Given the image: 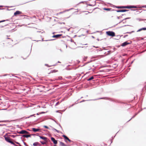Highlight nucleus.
Masks as SVG:
<instances>
[{"label":"nucleus","mask_w":146,"mask_h":146,"mask_svg":"<svg viewBox=\"0 0 146 146\" xmlns=\"http://www.w3.org/2000/svg\"><path fill=\"white\" fill-rule=\"evenodd\" d=\"M106 34L110 36L113 37L115 36V34L114 32L111 31H108L106 32Z\"/></svg>","instance_id":"f257e3e1"},{"label":"nucleus","mask_w":146,"mask_h":146,"mask_svg":"<svg viewBox=\"0 0 146 146\" xmlns=\"http://www.w3.org/2000/svg\"><path fill=\"white\" fill-rule=\"evenodd\" d=\"M6 42L7 44H11L13 42V40L11 38H8L6 40Z\"/></svg>","instance_id":"f03ea898"},{"label":"nucleus","mask_w":146,"mask_h":146,"mask_svg":"<svg viewBox=\"0 0 146 146\" xmlns=\"http://www.w3.org/2000/svg\"><path fill=\"white\" fill-rule=\"evenodd\" d=\"M18 133L20 134H29V132L24 130H22L20 131L17 132Z\"/></svg>","instance_id":"7ed1b4c3"},{"label":"nucleus","mask_w":146,"mask_h":146,"mask_svg":"<svg viewBox=\"0 0 146 146\" xmlns=\"http://www.w3.org/2000/svg\"><path fill=\"white\" fill-rule=\"evenodd\" d=\"M137 8V7L136 6H124V8Z\"/></svg>","instance_id":"20e7f679"},{"label":"nucleus","mask_w":146,"mask_h":146,"mask_svg":"<svg viewBox=\"0 0 146 146\" xmlns=\"http://www.w3.org/2000/svg\"><path fill=\"white\" fill-rule=\"evenodd\" d=\"M5 140L7 142L11 143L12 141H11L12 139H11L9 137H5Z\"/></svg>","instance_id":"39448f33"},{"label":"nucleus","mask_w":146,"mask_h":146,"mask_svg":"<svg viewBox=\"0 0 146 146\" xmlns=\"http://www.w3.org/2000/svg\"><path fill=\"white\" fill-rule=\"evenodd\" d=\"M21 14H22V12L21 11H17L14 13V15L16 16L17 15H20Z\"/></svg>","instance_id":"423d86ee"},{"label":"nucleus","mask_w":146,"mask_h":146,"mask_svg":"<svg viewBox=\"0 0 146 146\" xmlns=\"http://www.w3.org/2000/svg\"><path fill=\"white\" fill-rule=\"evenodd\" d=\"M51 139L54 144H56L57 143V141L54 138L52 137Z\"/></svg>","instance_id":"0eeeda50"},{"label":"nucleus","mask_w":146,"mask_h":146,"mask_svg":"<svg viewBox=\"0 0 146 146\" xmlns=\"http://www.w3.org/2000/svg\"><path fill=\"white\" fill-rule=\"evenodd\" d=\"M62 36V35L61 34L54 35L52 37L53 38H58Z\"/></svg>","instance_id":"6e6552de"},{"label":"nucleus","mask_w":146,"mask_h":146,"mask_svg":"<svg viewBox=\"0 0 146 146\" xmlns=\"http://www.w3.org/2000/svg\"><path fill=\"white\" fill-rule=\"evenodd\" d=\"M40 138L44 140L45 141L47 142V138L46 137H43V136H40Z\"/></svg>","instance_id":"1a4fd4ad"},{"label":"nucleus","mask_w":146,"mask_h":146,"mask_svg":"<svg viewBox=\"0 0 146 146\" xmlns=\"http://www.w3.org/2000/svg\"><path fill=\"white\" fill-rule=\"evenodd\" d=\"M32 131L34 132L38 131L40 130V129L38 128L36 129L35 128H32Z\"/></svg>","instance_id":"9d476101"},{"label":"nucleus","mask_w":146,"mask_h":146,"mask_svg":"<svg viewBox=\"0 0 146 146\" xmlns=\"http://www.w3.org/2000/svg\"><path fill=\"white\" fill-rule=\"evenodd\" d=\"M129 44V43L127 42H125L121 44V46H124Z\"/></svg>","instance_id":"9b49d317"},{"label":"nucleus","mask_w":146,"mask_h":146,"mask_svg":"<svg viewBox=\"0 0 146 146\" xmlns=\"http://www.w3.org/2000/svg\"><path fill=\"white\" fill-rule=\"evenodd\" d=\"M31 135H23V137H24L27 138L28 137H31Z\"/></svg>","instance_id":"f8f14e48"},{"label":"nucleus","mask_w":146,"mask_h":146,"mask_svg":"<svg viewBox=\"0 0 146 146\" xmlns=\"http://www.w3.org/2000/svg\"><path fill=\"white\" fill-rule=\"evenodd\" d=\"M33 145L34 146H36L37 145H38L39 146H40V144L38 143V142H36L33 143Z\"/></svg>","instance_id":"ddd939ff"},{"label":"nucleus","mask_w":146,"mask_h":146,"mask_svg":"<svg viewBox=\"0 0 146 146\" xmlns=\"http://www.w3.org/2000/svg\"><path fill=\"white\" fill-rule=\"evenodd\" d=\"M128 10H117V12H124L126 11H127Z\"/></svg>","instance_id":"4468645a"},{"label":"nucleus","mask_w":146,"mask_h":146,"mask_svg":"<svg viewBox=\"0 0 146 146\" xmlns=\"http://www.w3.org/2000/svg\"><path fill=\"white\" fill-rule=\"evenodd\" d=\"M111 9L110 8H103V10L105 11H110Z\"/></svg>","instance_id":"2eb2a0df"},{"label":"nucleus","mask_w":146,"mask_h":146,"mask_svg":"<svg viewBox=\"0 0 146 146\" xmlns=\"http://www.w3.org/2000/svg\"><path fill=\"white\" fill-rule=\"evenodd\" d=\"M60 145L61 146H66L65 144L63 142H60Z\"/></svg>","instance_id":"dca6fc26"},{"label":"nucleus","mask_w":146,"mask_h":146,"mask_svg":"<svg viewBox=\"0 0 146 146\" xmlns=\"http://www.w3.org/2000/svg\"><path fill=\"white\" fill-rule=\"evenodd\" d=\"M62 136L65 138L66 140H68V138L66 136L64 135H63Z\"/></svg>","instance_id":"f3484780"},{"label":"nucleus","mask_w":146,"mask_h":146,"mask_svg":"<svg viewBox=\"0 0 146 146\" xmlns=\"http://www.w3.org/2000/svg\"><path fill=\"white\" fill-rule=\"evenodd\" d=\"M142 30H146V28H143L141 29H139L138 31H140Z\"/></svg>","instance_id":"a211bd4d"},{"label":"nucleus","mask_w":146,"mask_h":146,"mask_svg":"<svg viewBox=\"0 0 146 146\" xmlns=\"http://www.w3.org/2000/svg\"><path fill=\"white\" fill-rule=\"evenodd\" d=\"M94 78V77L93 76H92L91 78H88L87 80L88 81H90V80H91L93 79Z\"/></svg>","instance_id":"6ab92c4d"},{"label":"nucleus","mask_w":146,"mask_h":146,"mask_svg":"<svg viewBox=\"0 0 146 146\" xmlns=\"http://www.w3.org/2000/svg\"><path fill=\"white\" fill-rule=\"evenodd\" d=\"M118 8H124V6H120L118 7H117Z\"/></svg>","instance_id":"aec40b11"},{"label":"nucleus","mask_w":146,"mask_h":146,"mask_svg":"<svg viewBox=\"0 0 146 146\" xmlns=\"http://www.w3.org/2000/svg\"><path fill=\"white\" fill-rule=\"evenodd\" d=\"M40 142L42 144V145H44L46 144V143L44 142H42L40 141Z\"/></svg>","instance_id":"412c9836"},{"label":"nucleus","mask_w":146,"mask_h":146,"mask_svg":"<svg viewBox=\"0 0 146 146\" xmlns=\"http://www.w3.org/2000/svg\"><path fill=\"white\" fill-rule=\"evenodd\" d=\"M11 144L14 145L15 146V145L16 144L13 141H12L11 143Z\"/></svg>","instance_id":"4be33fe9"},{"label":"nucleus","mask_w":146,"mask_h":146,"mask_svg":"<svg viewBox=\"0 0 146 146\" xmlns=\"http://www.w3.org/2000/svg\"><path fill=\"white\" fill-rule=\"evenodd\" d=\"M56 72V71H55V70H52L51 72V73H53V72Z\"/></svg>","instance_id":"5701e85b"},{"label":"nucleus","mask_w":146,"mask_h":146,"mask_svg":"<svg viewBox=\"0 0 146 146\" xmlns=\"http://www.w3.org/2000/svg\"><path fill=\"white\" fill-rule=\"evenodd\" d=\"M44 127L46 129L48 128V127L46 126V125L44 126Z\"/></svg>","instance_id":"b1692460"},{"label":"nucleus","mask_w":146,"mask_h":146,"mask_svg":"<svg viewBox=\"0 0 146 146\" xmlns=\"http://www.w3.org/2000/svg\"><path fill=\"white\" fill-rule=\"evenodd\" d=\"M85 12L86 13H85V14H88V13H90L89 12H88V11H86Z\"/></svg>","instance_id":"393cba45"},{"label":"nucleus","mask_w":146,"mask_h":146,"mask_svg":"<svg viewBox=\"0 0 146 146\" xmlns=\"http://www.w3.org/2000/svg\"><path fill=\"white\" fill-rule=\"evenodd\" d=\"M15 143H16L17 144L19 145H20V144L18 142H15Z\"/></svg>","instance_id":"a878e982"},{"label":"nucleus","mask_w":146,"mask_h":146,"mask_svg":"<svg viewBox=\"0 0 146 146\" xmlns=\"http://www.w3.org/2000/svg\"><path fill=\"white\" fill-rule=\"evenodd\" d=\"M5 21V20H3L1 21H0V23H1V22H3Z\"/></svg>","instance_id":"bb28decb"},{"label":"nucleus","mask_w":146,"mask_h":146,"mask_svg":"<svg viewBox=\"0 0 146 146\" xmlns=\"http://www.w3.org/2000/svg\"><path fill=\"white\" fill-rule=\"evenodd\" d=\"M68 141L70 142H71V141L68 138Z\"/></svg>","instance_id":"cd10ccee"},{"label":"nucleus","mask_w":146,"mask_h":146,"mask_svg":"<svg viewBox=\"0 0 146 146\" xmlns=\"http://www.w3.org/2000/svg\"><path fill=\"white\" fill-rule=\"evenodd\" d=\"M31 135H35V134H31Z\"/></svg>","instance_id":"c85d7f7f"},{"label":"nucleus","mask_w":146,"mask_h":146,"mask_svg":"<svg viewBox=\"0 0 146 146\" xmlns=\"http://www.w3.org/2000/svg\"><path fill=\"white\" fill-rule=\"evenodd\" d=\"M15 146H18L16 145Z\"/></svg>","instance_id":"c756f323"},{"label":"nucleus","mask_w":146,"mask_h":146,"mask_svg":"<svg viewBox=\"0 0 146 146\" xmlns=\"http://www.w3.org/2000/svg\"><path fill=\"white\" fill-rule=\"evenodd\" d=\"M145 8H146V6H145Z\"/></svg>","instance_id":"7c9ffc66"},{"label":"nucleus","mask_w":146,"mask_h":146,"mask_svg":"<svg viewBox=\"0 0 146 146\" xmlns=\"http://www.w3.org/2000/svg\"><path fill=\"white\" fill-rule=\"evenodd\" d=\"M26 58H23V59H26Z\"/></svg>","instance_id":"2f4dec72"},{"label":"nucleus","mask_w":146,"mask_h":146,"mask_svg":"<svg viewBox=\"0 0 146 146\" xmlns=\"http://www.w3.org/2000/svg\"><path fill=\"white\" fill-rule=\"evenodd\" d=\"M62 13V12H61L60 13Z\"/></svg>","instance_id":"473e14b6"},{"label":"nucleus","mask_w":146,"mask_h":146,"mask_svg":"<svg viewBox=\"0 0 146 146\" xmlns=\"http://www.w3.org/2000/svg\"><path fill=\"white\" fill-rule=\"evenodd\" d=\"M59 62V63H60V62Z\"/></svg>","instance_id":"72a5a7b5"},{"label":"nucleus","mask_w":146,"mask_h":146,"mask_svg":"<svg viewBox=\"0 0 146 146\" xmlns=\"http://www.w3.org/2000/svg\"><path fill=\"white\" fill-rule=\"evenodd\" d=\"M54 146H56V145H54Z\"/></svg>","instance_id":"f704fd0d"}]
</instances>
